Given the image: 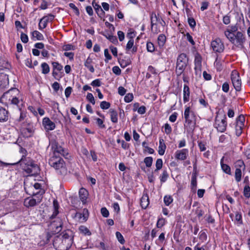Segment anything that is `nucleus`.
I'll list each match as a JSON object with an SVG mask.
<instances>
[{
	"label": "nucleus",
	"instance_id": "f257e3e1",
	"mask_svg": "<svg viewBox=\"0 0 250 250\" xmlns=\"http://www.w3.org/2000/svg\"><path fill=\"white\" fill-rule=\"evenodd\" d=\"M0 102L5 105H14L21 110L23 105V101L20 99L19 91L17 88H13L5 92L1 97Z\"/></svg>",
	"mask_w": 250,
	"mask_h": 250
},
{
	"label": "nucleus",
	"instance_id": "f03ea898",
	"mask_svg": "<svg viewBox=\"0 0 250 250\" xmlns=\"http://www.w3.org/2000/svg\"><path fill=\"white\" fill-rule=\"evenodd\" d=\"M17 163H20L22 169L30 175H36L39 173L40 168L38 165L24 155Z\"/></svg>",
	"mask_w": 250,
	"mask_h": 250
},
{
	"label": "nucleus",
	"instance_id": "7ed1b4c3",
	"mask_svg": "<svg viewBox=\"0 0 250 250\" xmlns=\"http://www.w3.org/2000/svg\"><path fill=\"white\" fill-rule=\"evenodd\" d=\"M49 164L60 174L65 175L67 173L64 161L60 156H53L49 160Z\"/></svg>",
	"mask_w": 250,
	"mask_h": 250
},
{
	"label": "nucleus",
	"instance_id": "20e7f679",
	"mask_svg": "<svg viewBox=\"0 0 250 250\" xmlns=\"http://www.w3.org/2000/svg\"><path fill=\"white\" fill-rule=\"evenodd\" d=\"M226 38L229 41L236 47L240 49L244 48V43L245 42L246 39L245 34L241 31H237L231 37V35L227 33Z\"/></svg>",
	"mask_w": 250,
	"mask_h": 250
},
{
	"label": "nucleus",
	"instance_id": "39448f33",
	"mask_svg": "<svg viewBox=\"0 0 250 250\" xmlns=\"http://www.w3.org/2000/svg\"><path fill=\"white\" fill-rule=\"evenodd\" d=\"M184 118L185 119V127L193 129L196 124V118L195 113L190 110L189 107L186 108L184 111Z\"/></svg>",
	"mask_w": 250,
	"mask_h": 250
},
{
	"label": "nucleus",
	"instance_id": "423d86ee",
	"mask_svg": "<svg viewBox=\"0 0 250 250\" xmlns=\"http://www.w3.org/2000/svg\"><path fill=\"white\" fill-rule=\"evenodd\" d=\"M188 62V58L186 54L182 53L178 56L177 59L176 67V74L178 76L181 75L183 73L187 66Z\"/></svg>",
	"mask_w": 250,
	"mask_h": 250
},
{
	"label": "nucleus",
	"instance_id": "0eeeda50",
	"mask_svg": "<svg viewBox=\"0 0 250 250\" xmlns=\"http://www.w3.org/2000/svg\"><path fill=\"white\" fill-rule=\"evenodd\" d=\"M227 117L225 114L217 115L215 118L214 127L220 132H224L227 126Z\"/></svg>",
	"mask_w": 250,
	"mask_h": 250
},
{
	"label": "nucleus",
	"instance_id": "6e6552de",
	"mask_svg": "<svg viewBox=\"0 0 250 250\" xmlns=\"http://www.w3.org/2000/svg\"><path fill=\"white\" fill-rule=\"evenodd\" d=\"M24 189L27 194L31 195H40L43 190H40L35 192L34 189L39 190L41 188V185L39 183H36L34 185L31 184H28L27 182L24 183Z\"/></svg>",
	"mask_w": 250,
	"mask_h": 250
},
{
	"label": "nucleus",
	"instance_id": "1a4fd4ad",
	"mask_svg": "<svg viewBox=\"0 0 250 250\" xmlns=\"http://www.w3.org/2000/svg\"><path fill=\"white\" fill-rule=\"evenodd\" d=\"M43 192H42L40 195H33L34 197H30L25 199L24 205L27 208L33 207L40 204L42 199V195Z\"/></svg>",
	"mask_w": 250,
	"mask_h": 250
},
{
	"label": "nucleus",
	"instance_id": "9d476101",
	"mask_svg": "<svg viewBox=\"0 0 250 250\" xmlns=\"http://www.w3.org/2000/svg\"><path fill=\"white\" fill-rule=\"evenodd\" d=\"M62 243L63 245H66L65 249L69 248L72 242V232L68 229L63 231L62 233Z\"/></svg>",
	"mask_w": 250,
	"mask_h": 250
},
{
	"label": "nucleus",
	"instance_id": "9b49d317",
	"mask_svg": "<svg viewBox=\"0 0 250 250\" xmlns=\"http://www.w3.org/2000/svg\"><path fill=\"white\" fill-rule=\"evenodd\" d=\"M62 226V220L58 218L50 223L49 226V229L52 234L58 233L61 231Z\"/></svg>",
	"mask_w": 250,
	"mask_h": 250
},
{
	"label": "nucleus",
	"instance_id": "f8f14e48",
	"mask_svg": "<svg viewBox=\"0 0 250 250\" xmlns=\"http://www.w3.org/2000/svg\"><path fill=\"white\" fill-rule=\"evenodd\" d=\"M232 83L234 88L237 91H240L241 89V80L236 72H232L231 76Z\"/></svg>",
	"mask_w": 250,
	"mask_h": 250
},
{
	"label": "nucleus",
	"instance_id": "ddd939ff",
	"mask_svg": "<svg viewBox=\"0 0 250 250\" xmlns=\"http://www.w3.org/2000/svg\"><path fill=\"white\" fill-rule=\"evenodd\" d=\"M211 46L215 52L221 53L224 50V45L219 38L216 39L211 42Z\"/></svg>",
	"mask_w": 250,
	"mask_h": 250
},
{
	"label": "nucleus",
	"instance_id": "4468645a",
	"mask_svg": "<svg viewBox=\"0 0 250 250\" xmlns=\"http://www.w3.org/2000/svg\"><path fill=\"white\" fill-rule=\"evenodd\" d=\"M52 147L53 149V156H60L61 155L65 157L68 155V153L66 152L64 148L57 142L52 144Z\"/></svg>",
	"mask_w": 250,
	"mask_h": 250
},
{
	"label": "nucleus",
	"instance_id": "2eb2a0df",
	"mask_svg": "<svg viewBox=\"0 0 250 250\" xmlns=\"http://www.w3.org/2000/svg\"><path fill=\"white\" fill-rule=\"evenodd\" d=\"M55 18V16L51 14H48L47 16L43 17L40 20L39 24V28L42 30L46 27L47 23L52 21Z\"/></svg>",
	"mask_w": 250,
	"mask_h": 250
},
{
	"label": "nucleus",
	"instance_id": "dca6fc26",
	"mask_svg": "<svg viewBox=\"0 0 250 250\" xmlns=\"http://www.w3.org/2000/svg\"><path fill=\"white\" fill-rule=\"evenodd\" d=\"M188 154V150L187 148H184L181 150H177L175 153V157L177 160H185Z\"/></svg>",
	"mask_w": 250,
	"mask_h": 250
},
{
	"label": "nucleus",
	"instance_id": "f3484780",
	"mask_svg": "<svg viewBox=\"0 0 250 250\" xmlns=\"http://www.w3.org/2000/svg\"><path fill=\"white\" fill-rule=\"evenodd\" d=\"M42 125L47 131L52 130L55 128L56 125L48 117H45L42 120Z\"/></svg>",
	"mask_w": 250,
	"mask_h": 250
},
{
	"label": "nucleus",
	"instance_id": "a211bd4d",
	"mask_svg": "<svg viewBox=\"0 0 250 250\" xmlns=\"http://www.w3.org/2000/svg\"><path fill=\"white\" fill-rule=\"evenodd\" d=\"M92 5L93 7H94L98 16L101 19H102L105 15V12L103 10V9L101 8V6L100 5H99L98 3H96L95 1V0H93V1H92Z\"/></svg>",
	"mask_w": 250,
	"mask_h": 250
},
{
	"label": "nucleus",
	"instance_id": "6ab92c4d",
	"mask_svg": "<svg viewBox=\"0 0 250 250\" xmlns=\"http://www.w3.org/2000/svg\"><path fill=\"white\" fill-rule=\"evenodd\" d=\"M9 112L3 107L0 106V122L3 123L8 121Z\"/></svg>",
	"mask_w": 250,
	"mask_h": 250
},
{
	"label": "nucleus",
	"instance_id": "aec40b11",
	"mask_svg": "<svg viewBox=\"0 0 250 250\" xmlns=\"http://www.w3.org/2000/svg\"><path fill=\"white\" fill-rule=\"evenodd\" d=\"M190 90L188 86L186 84L184 85L183 88V101L185 103L189 101Z\"/></svg>",
	"mask_w": 250,
	"mask_h": 250
},
{
	"label": "nucleus",
	"instance_id": "412c9836",
	"mask_svg": "<svg viewBox=\"0 0 250 250\" xmlns=\"http://www.w3.org/2000/svg\"><path fill=\"white\" fill-rule=\"evenodd\" d=\"M224 159H225V157L223 156L221 158V161H220V165H221V169L226 174L231 175V172L230 167L229 165L224 163Z\"/></svg>",
	"mask_w": 250,
	"mask_h": 250
},
{
	"label": "nucleus",
	"instance_id": "4be33fe9",
	"mask_svg": "<svg viewBox=\"0 0 250 250\" xmlns=\"http://www.w3.org/2000/svg\"><path fill=\"white\" fill-rule=\"evenodd\" d=\"M194 65V69L196 72H200L202 68V58L199 55H196L195 57Z\"/></svg>",
	"mask_w": 250,
	"mask_h": 250
},
{
	"label": "nucleus",
	"instance_id": "5701e85b",
	"mask_svg": "<svg viewBox=\"0 0 250 250\" xmlns=\"http://www.w3.org/2000/svg\"><path fill=\"white\" fill-rule=\"evenodd\" d=\"M88 191L84 188H81L79 190V197L83 204H85L88 196Z\"/></svg>",
	"mask_w": 250,
	"mask_h": 250
},
{
	"label": "nucleus",
	"instance_id": "b1692460",
	"mask_svg": "<svg viewBox=\"0 0 250 250\" xmlns=\"http://www.w3.org/2000/svg\"><path fill=\"white\" fill-rule=\"evenodd\" d=\"M92 59L90 57H88L84 62V63L85 67H86L91 73H93L95 71L94 68L92 65Z\"/></svg>",
	"mask_w": 250,
	"mask_h": 250
},
{
	"label": "nucleus",
	"instance_id": "393cba45",
	"mask_svg": "<svg viewBox=\"0 0 250 250\" xmlns=\"http://www.w3.org/2000/svg\"><path fill=\"white\" fill-rule=\"evenodd\" d=\"M149 204L148 196L147 194L143 195L141 199V206L143 208L146 209Z\"/></svg>",
	"mask_w": 250,
	"mask_h": 250
},
{
	"label": "nucleus",
	"instance_id": "a878e982",
	"mask_svg": "<svg viewBox=\"0 0 250 250\" xmlns=\"http://www.w3.org/2000/svg\"><path fill=\"white\" fill-rule=\"evenodd\" d=\"M166 149V146L163 139L159 140V146L158 147V153L160 155H163Z\"/></svg>",
	"mask_w": 250,
	"mask_h": 250
},
{
	"label": "nucleus",
	"instance_id": "bb28decb",
	"mask_svg": "<svg viewBox=\"0 0 250 250\" xmlns=\"http://www.w3.org/2000/svg\"><path fill=\"white\" fill-rule=\"evenodd\" d=\"M110 119L112 123H117L118 122V113L114 109L110 108L109 110Z\"/></svg>",
	"mask_w": 250,
	"mask_h": 250
},
{
	"label": "nucleus",
	"instance_id": "cd10ccee",
	"mask_svg": "<svg viewBox=\"0 0 250 250\" xmlns=\"http://www.w3.org/2000/svg\"><path fill=\"white\" fill-rule=\"evenodd\" d=\"M166 41V37L164 34H160L158 38L157 42L160 48H162Z\"/></svg>",
	"mask_w": 250,
	"mask_h": 250
},
{
	"label": "nucleus",
	"instance_id": "c85d7f7f",
	"mask_svg": "<svg viewBox=\"0 0 250 250\" xmlns=\"http://www.w3.org/2000/svg\"><path fill=\"white\" fill-rule=\"evenodd\" d=\"M106 38L109 40L111 42L116 44L118 43L117 37L115 36L110 35L109 33L106 32L103 34Z\"/></svg>",
	"mask_w": 250,
	"mask_h": 250
},
{
	"label": "nucleus",
	"instance_id": "c756f323",
	"mask_svg": "<svg viewBox=\"0 0 250 250\" xmlns=\"http://www.w3.org/2000/svg\"><path fill=\"white\" fill-rule=\"evenodd\" d=\"M132 48V52H136L137 51V47L135 46H134V40L133 39H129L128 41L126 46V49L127 50H129L130 49Z\"/></svg>",
	"mask_w": 250,
	"mask_h": 250
},
{
	"label": "nucleus",
	"instance_id": "7c9ffc66",
	"mask_svg": "<svg viewBox=\"0 0 250 250\" xmlns=\"http://www.w3.org/2000/svg\"><path fill=\"white\" fill-rule=\"evenodd\" d=\"M229 27L230 29H227L224 32V34L226 37V35H228L227 33H229V34H230L231 35V37L233 36V35L235 34H234V33L236 32L238 30V27L236 25L230 26H229Z\"/></svg>",
	"mask_w": 250,
	"mask_h": 250
},
{
	"label": "nucleus",
	"instance_id": "2f4dec72",
	"mask_svg": "<svg viewBox=\"0 0 250 250\" xmlns=\"http://www.w3.org/2000/svg\"><path fill=\"white\" fill-rule=\"evenodd\" d=\"M59 204L57 201L54 200L53 201V212L51 216L50 217L51 218H55L57 215L59 213L58 209H59Z\"/></svg>",
	"mask_w": 250,
	"mask_h": 250
},
{
	"label": "nucleus",
	"instance_id": "473e14b6",
	"mask_svg": "<svg viewBox=\"0 0 250 250\" xmlns=\"http://www.w3.org/2000/svg\"><path fill=\"white\" fill-rule=\"evenodd\" d=\"M32 36L33 38H36L37 40L39 41H42L44 39L42 34L37 30L32 32Z\"/></svg>",
	"mask_w": 250,
	"mask_h": 250
},
{
	"label": "nucleus",
	"instance_id": "72a5a7b5",
	"mask_svg": "<svg viewBox=\"0 0 250 250\" xmlns=\"http://www.w3.org/2000/svg\"><path fill=\"white\" fill-rule=\"evenodd\" d=\"M151 19V30H153V27L156 24V22L158 20V18L156 16L155 13H152L150 16Z\"/></svg>",
	"mask_w": 250,
	"mask_h": 250
},
{
	"label": "nucleus",
	"instance_id": "f704fd0d",
	"mask_svg": "<svg viewBox=\"0 0 250 250\" xmlns=\"http://www.w3.org/2000/svg\"><path fill=\"white\" fill-rule=\"evenodd\" d=\"M42 72L43 74H47L50 71V67L46 62H43L41 64Z\"/></svg>",
	"mask_w": 250,
	"mask_h": 250
},
{
	"label": "nucleus",
	"instance_id": "c9c22d12",
	"mask_svg": "<svg viewBox=\"0 0 250 250\" xmlns=\"http://www.w3.org/2000/svg\"><path fill=\"white\" fill-rule=\"evenodd\" d=\"M169 175L167 170H163L160 176V180L161 183H165L168 178Z\"/></svg>",
	"mask_w": 250,
	"mask_h": 250
},
{
	"label": "nucleus",
	"instance_id": "e433bc0d",
	"mask_svg": "<svg viewBox=\"0 0 250 250\" xmlns=\"http://www.w3.org/2000/svg\"><path fill=\"white\" fill-rule=\"evenodd\" d=\"M163 160L162 159H157L155 163L156 169L154 170L153 172H157L158 171L160 170L163 167Z\"/></svg>",
	"mask_w": 250,
	"mask_h": 250
},
{
	"label": "nucleus",
	"instance_id": "4c0bfd02",
	"mask_svg": "<svg viewBox=\"0 0 250 250\" xmlns=\"http://www.w3.org/2000/svg\"><path fill=\"white\" fill-rule=\"evenodd\" d=\"M53 70H57L58 72H62L63 69V66L58 62H52Z\"/></svg>",
	"mask_w": 250,
	"mask_h": 250
},
{
	"label": "nucleus",
	"instance_id": "58836bf2",
	"mask_svg": "<svg viewBox=\"0 0 250 250\" xmlns=\"http://www.w3.org/2000/svg\"><path fill=\"white\" fill-rule=\"evenodd\" d=\"M242 171L240 168H236L235 171V180L239 182L241 180Z\"/></svg>",
	"mask_w": 250,
	"mask_h": 250
},
{
	"label": "nucleus",
	"instance_id": "ea45409f",
	"mask_svg": "<svg viewBox=\"0 0 250 250\" xmlns=\"http://www.w3.org/2000/svg\"><path fill=\"white\" fill-rule=\"evenodd\" d=\"M153 160V158L152 157H146L145 158L144 162L147 167H150L152 165Z\"/></svg>",
	"mask_w": 250,
	"mask_h": 250
},
{
	"label": "nucleus",
	"instance_id": "a19ab883",
	"mask_svg": "<svg viewBox=\"0 0 250 250\" xmlns=\"http://www.w3.org/2000/svg\"><path fill=\"white\" fill-rule=\"evenodd\" d=\"M79 230L81 233L84 235H90L91 234V233L89 230L85 226H80L79 228Z\"/></svg>",
	"mask_w": 250,
	"mask_h": 250
},
{
	"label": "nucleus",
	"instance_id": "79ce46f5",
	"mask_svg": "<svg viewBox=\"0 0 250 250\" xmlns=\"http://www.w3.org/2000/svg\"><path fill=\"white\" fill-rule=\"evenodd\" d=\"M164 201L165 204L168 206L173 202V198L170 195H166L164 198Z\"/></svg>",
	"mask_w": 250,
	"mask_h": 250
},
{
	"label": "nucleus",
	"instance_id": "37998d69",
	"mask_svg": "<svg viewBox=\"0 0 250 250\" xmlns=\"http://www.w3.org/2000/svg\"><path fill=\"white\" fill-rule=\"evenodd\" d=\"M235 221L237 222L238 225H241L243 223L242 215L238 212L235 213Z\"/></svg>",
	"mask_w": 250,
	"mask_h": 250
},
{
	"label": "nucleus",
	"instance_id": "c03bdc74",
	"mask_svg": "<svg viewBox=\"0 0 250 250\" xmlns=\"http://www.w3.org/2000/svg\"><path fill=\"white\" fill-rule=\"evenodd\" d=\"M116 236L118 241L121 244H124L125 243V240L122 234L119 231L116 232Z\"/></svg>",
	"mask_w": 250,
	"mask_h": 250
},
{
	"label": "nucleus",
	"instance_id": "a18cd8bd",
	"mask_svg": "<svg viewBox=\"0 0 250 250\" xmlns=\"http://www.w3.org/2000/svg\"><path fill=\"white\" fill-rule=\"evenodd\" d=\"M245 121V117L243 115H240L237 119L236 125H244V122Z\"/></svg>",
	"mask_w": 250,
	"mask_h": 250
},
{
	"label": "nucleus",
	"instance_id": "49530a36",
	"mask_svg": "<svg viewBox=\"0 0 250 250\" xmlns=\"http://www.w3.org/2000/svg\"><path fill=\"white\" fill-rule=\"evenodd\" d=\"M244 125H236L235 126V132L236 135L237 136H239L241 135L242 132V129L243 128Z\"/></svg>",
	"mask_w": 250,
	"mask_h": 250
},
{
	"label": "nucleus",
	"instance_id": "de8ad7c7",
	"mask_svg": "<svg viewBox=\"0 0 250 250\" xmlns=\"http://www.w3.org/2000/svg\"><path fill=\"white\" fill-rule=\"evenodd\" d=\"M110 106V104L106 101H102L100 104V107L102 109H107Z\"/></svg>",
	"mask_w": 250,
	"mask_h": 250
},
{
	"label": "nucleus",
	"instance_id": "09e8293b",
	"mask_svg": "<svg viewBox=\"0 0 250 250\" xmlns=\"http://www.w3.org/2000/svg\"><path fill=\"white\" fill-rule=\"evenodd\" d=\"M236 168H240V169L242 168L243 170H245L246 168L244 162L241 160L237 161L236 163Z\"/></svg>",
	"mask_w": 250,
	"mask_h": 250
},
{
	"label": "nucleus",
	"instance_id": "8fccbe9b",
	"mask_svg": "<svg viewBox=\"0 0 250 250\" xmlns=\"http://www.w3.org/2000/svg\"><path fill=\"white\" fill-rule=\"evenodd\" d=\"M164 127L165 128V132L166 134H167V135H169L171 133L172 128L168 123L165 124Z\"/></svg>",
	"mask_w": 250,
	"mask_h": 250
},
{
	"label": "nucleus",
	"instance_id": "3c124183",
	"mask_svg": "<svg viewBox=\"0 0 250 250\" xmlns=\"http://www.w3.org/2000/svg\"><path fill=\"white\" fill-rule=\"evenodd\" d=\"M244 195L247 198L250 197V188L249 186H246L244 187Z\"/></svg>",
	"mask_w": 250,
	"mask_h": 250
},
{
	"label": "nucleus",
	"instance_id": "603ef678",
	"mask_svg": "<svg viewBox=\"0 0 250 250\" xmlns=\"http://www.w3.org/2000/svg\"><path fill=\"white\" fill-rule=\"evenodd\" d=\"M198 146L201 151H204L206 150V143L204 142L198 141Z\"/></svg>",
	"mask_w": 250,
	"mask_h": 250
},
{
	"label": "nucleus",
	"instance_id": "864d4df0",
	"mask_svg": "<svg viewBox=\"0 0 250 250\" xmlns=\"http://www.w3.org/2000/svg\"><path fill=\"white\" fill-rule=\"evenodd\" d=\"M146 49L147 51L153 52L155 50L154 44L151 42H147L146 43Z\"/></svg>",
	"mask_w": 250,
	"mask_h": 250
},
{
	"label": "nucleus",
	"instance_id": "5fc2aeb1",
	"mask_svg": "<svg viewBox=\"0 0 250 250\" xmlns=\"http://www.w3.org/2000/svg\"><path fill=\"white\" fill-rule=\"evenodd\" d=\"M119 62L120 64V66L122 68H125L130 64V61L129 60L125 61L124 60H119Z\"/></svg>",
	"mask_w": 250,
	"mask_h": 250
},
{
	"label": "nucleus",
	"instance_id": "6e6d98bb",
	"mask_svg": "<svg viewBox=\"0 0 250 250\" xmlns=\"http://www.w3.org/2000/svg\"><path fill=\"white\" fill-rule=\"evenodd\" d=\"M104 56L105 57V59L104 60L105 62H108L109 60H111L112 57L109 54V53L108 52V49L106 48V49H104Z\"/></svg>",
	"mask_w": 250,
	"mask_h": 250
},
{
	"label": "nucleus",
	"instance_id": "4d7b16f0",
	"mask_svg": "<svg viewBox=\"0 0 250 250\" xmlns=\"http://www.w3.org/2000/svg\"><path fill=\"white\" fill-rule=\"evenodd\" d=\"M86 99L89 101L92 104H95V101L94 97L91 93H88L86 95Z\"/></svg>",
	"mask_w": 250,
	"mask_h": 250
},
{
	"label": "nucleus",
	"instance_id": "13d9d810",
	"mask_svg": "<svg viewBox=\"0 0 250 250\" xmlns=\"http://www.w3.org/2000/svg\"><path fill=\"white\" fill-rule=\"evenodd\" d=\"M199 238L202 242L206 241L207 239V235L206 233L204 231H200Z\"/></svg>",
	"mask_w": 250,
	"mask_h": 250
},
{
	"label": "nucleus",
	"instance_id": "bf43d9fd",
	"mask_svg": "<svg viewBox=\"0 0 250 250\" xmlns=\"http://www.w3.org/2000/svg\"><path fill=\"white\" fill-rule=\"evenodd\" d=\"M133 99V95L132 93H128L125 96L124 100L126 103H129L132 101Z\"/></svg>",
	"mask_w": 250,
	"mask_h": 250
},
{
	"label": "nucleus",
	"instance_id": "052dcab7",
	"mask_svg": "<svg viewBox=\"0 0 250 250\" xmlns=\"http://www.w3.org/2000/svg\"><path fill=\"white\" fill-rule=\"evenodd\" d=\"M214 65L217 71H220L222 69V66L220 61H219L217 58L214 62Z\"/></svg>",
	"mask_w": 250,
	"mask_h": 250
},
{
	"label": "nucleus",
	"instance_id": "680f3d73",
	"mask_svg": "<svg viewBox=\"0 0 250 250\" xmlns=\"http://www.w3.org/2000/svg\"><path fill=\"white\" fill-rule=\"evenodd\" d=\"M69 7L73 9L74 13L77 16L80 15V12L79 9L75 6V5L73 3H70L69 4Z\"/></svg>",
	"mask_w": 250,
	"mask_h": 250
},
{
	"label": "nucleus",
	"instance_id": "e2e57ef3",
	"mask_svg": "<svg viewBox=\"0 0 250 250\" xmlns=\"http://www.w3.org/2000/svg\"><path fill=\"white\" fill-rule=\"evenodd\" d=\"M63 50L64 51H69V50H74L75 49L74 46L71 44H66L63 46L62 47Z\"/></svg>",
	"mask_w": 250,
	"mask_h": 250
},
{
	"label": "nucleus",
	"instance_id": "0e129e2a",
	"mask_svg": "<svg viewBox=\"0 0 250 250\" xmlns=\"http://www.w3.org/2000/svg\"><path fill=\"white\" fill-rule=\"evenodd\" d=\"M113 72L116 75H120L121 74V70L118 66H113L112 68Z\"/></svg>",
	"mask_w": 250,
	"mask_h": 250
},
{
	"label": "nucleus",
	"instance_id": "69168bd1",
	"mask_svg": "<svg viewBox=\"0 0 250 250\" xmlns=\"http://www.w3.org/2000/svg\"><path fill=\"white\" fill-rule=\"evenodd\" d=\"M102 215L104 217H107L109 216V211L106 208H102L101 209Z\"/></svg>",
	"mask_w": 250,
	"mask_h": 250
},
{
	"label": "nucleus",
	"instance_id": "338daca9",
	"mask_svg": "<svg viewBox=\"0 0 250 250\" xmlns=\"http://www.w3.org/2000/svg\"><path fill=\"white\" fill-rule=\"evenodd\" d=\"M96 123L99 127L101 128H104L105 127V125L104 124L103 121L100 118H96Z\"/></svg>",
	"mask_w": 250,
	"mask_h": 250
},
{
	"label": "nucleus",
	"instance_id": "774afa93",
	"mask_svg": "<svg viewBox=\"0 0 250 250\" xmlns=\"http://www.w3.org/2000/svg\"><path fill=\"white\" fill-rule=\"evenodd\" d=\"M229 83L228 82H225L224 83H223V84L222 85V90L224 92L227 93L229 92Z\"/></svg>",
	"mask_w": 250,
	"mask_h": 250
}]
</instances>
